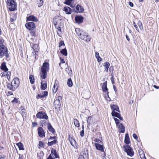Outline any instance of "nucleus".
Returning <instances> with one entry per match:
<instances>
[{
    "mask_svg": "<svg viewBox=\"0 0 159 159\" xmlns=\"http://www.w3.org/2000/svg\"><path fill=\"white\" fill-rule=\"evenodd\" d=\"M49 69V65L48 62H44L41 68L42 75L41 77L42 79H45L47 77V73Z\"/></svg>",
    "mask_w": 159,
    "mask_h": 159,
    "instance_id": "nucleus-1",
    "label": "nucleus"
},
{
    "mask_svg": "<svg viewBox=\"0 0 159 159\" xmlns=\"http://www.w3.org/2000/svg\"><path fill=\"white\" fill-rule=\"evenodd\" d=\"M7 2L10 11H14L16 9V3L14 0H7Z\"/></svg>",
    "mask_w": 159,
    "mask_h": 159,
    "instance_id": "nucleus-2",
    "label": "nucleus"
},
{
    "mask_svg": "<svg viewBox=\"0 0 159 159\" xmlns=\"http://www.w3.org/2000/svg\"><path fill=\"white\" fill-rule=\"evenodd\" d=\"M124 147L125 151L128 155L132 157L134 154V152L133 150L130 147L129 145H124Z\"/></svg>",
    "mask_w": 159,
    "mask_h": 159,
    "instance_id": "nucleus-3",
    "label": "nucleus"
},
{
    "mask_svg": "<svg viewBox=\"0 0 159 159\" xmlns=\"http://www.w3.org/2000/svg\"><path fill=\"white\" fill-rule=\"evenodd\" d=\"M36 117L37 118L41 119L48 120V116L46 113L43 111H40L38 112L36 114Z\"/></svg>",
    "mask_w": 159,
    "mask_h": 159,
    "instance_id": "nucleus-4",
    "label": "nucleus"
},
{
    "mask_svg": "<svg viewBox=\"0 0 159 159\" xmlns=\"http://www.w3.org/2000/svg\"><path fill=\"white\" fill-rule=\"evenodd\" d=\"M81 39L87 42H89L90 41V36L87 33L83 31V33L80 37Z\"/></svg>",
    "mask_w": 159,
    "mask_h": 159,
    "instance_id": "nucleus-5",
    "label": "nucleus"
},
{
    "mask_svg": "<svg viewBox=\"0 0 159 159\" xmlns=\"http://www.w3.org/2000/svg\"><path fill=\"white\" fill-rule=\"evenodd\" d=\"M25 26L27 29L30 30H34L36 27L35 24L33 22L27 23Z\"/></svg>",
    "mask_w": 159,
    "mask_h": 159,
    "instance_id": "nucleus-6",
    "label": "nucleus"
},
{
    "mask_svg": "<svg viewBox=\"0 0 159 159\" xmlns=\"http://www.w3.org/2000/svg\"><path fill=\"white\" fill-rule=\"evenodd\" d=\"M20 83L19 79L17 77H15L11 82V84L15 88L17 89Z\"/></svg>",
    "mask_w": 159,
    "mask_h": 159,
    "instance_id": "nucleus-7",
    "label": "nucleus"
},
{
    "mask_svg": "<svg viewBox=\"0 0 159 159\" xmlns=\"http://www.w3.org/2000/svg\"><path fill=\"white\" fill-rule=\"evenodd\" d=\"M73 11L77 13H81L84 11V9L82 6L78 4Z\"/></svg>",
    "mask_w": 159,
    "mask_h": 159,
    "instance_id": "nucleus-8",
    "label": "nucleus"
},
{
    "mask_svg": "<svg viewBox=\"0 0 159 159\" xmlns=\"http://www.w3.org/2000/svg\"><path fill=\"white\" fill-rule=\"evenodd\" d=\"M26 20L27 21H32L37 22L38 21V20L37 18L33 15H30L28 17H26Z\"/></svg>",
    "mask_w": 159,
    "mask_h": 159,
    "instance_id": "nucleus-9",
    "label": "nucleus"
},
{
    "mask_svg": "<svg viewBox=\"0 0 159 159\" xmlns=\"http://www.w3.org/2000/svg\"><path fill=\"white\" fill-rule=\"evenodd\" d=\"M38 134L39 136L40 137H44L45 134L43 129L41 127H39L38 129Z\"/></svg>",
    "mask_w": 159,
    "mask_h": 159,
    "instance_id": "nucleus-10",
    "label": "nucleus"
},
{
    "mask_svg": "<svg viewBox=\"0 0 159 159\" xmlns=\"http://www.w3.org/2000/svg\"><path fill=\"white\" fill-rule=\"evenodd\" d=\"M94 144L97 149L100 150L102 152H104V147L103 145L100 144L99 143H95Z\"/></svg>",
    "mask_w": 159,
    "mask_h": 159,
    "instance_id": "nucleus-11",
    "label": "nucleus"
},
{
    "mask_svg": "<svg viewBox=\"0 0 159 159\" xmlns=\"http://www.w3.org/2000/svg\"><path fill=\"white\" fill-rule=\"evenodd\" d=\"M84 18L81 16H77L75 17V20L78 24L81 23L83 21Z\"/></svg>",
    "mask_w": 159,
    "mask_h": 159,
    "instance_id": "nucleus-12",
    "label": "nucleus"
},
{
    "mask_svg": "<svg viewBox=\"0 0 159 159\" xmlns=\"http://www.w3.org/2000/svg\"><path fill=\"white\" fill-rule=\"evenodd\" d=\"M102 90L104 92H107V96H108V89L107 88V81L104 82L102 86Z\"/></svg>",
    "mask_w": 159,
    "mask_h": 159,
    "instance_id": "nucleus-13",
    "label": "nucleus"
},
{
    "mask_svg": "<svg viewBox=\"0 0 159 159\" xmlns=\"http://www.w3.org/2000/svg\"><path fill=\"white\" fill-rule=\"evenodd\" d=\"M63 10L67 14H70L72 12V9L69 7L66 6L64 7Z\"/></svg>",
    "mask_w": 159,
    "mask_h": 159,
    "instance_id": "nucleus-14",
    "label": "nucleus"
},
{
    "mask_svg": "<svg viewBox=\"0 0 159 159\" xmlns=\"http://www.w3.org/2000/svg\"><path fill=\"white\" fill-rule=\"evenodd\" d=\"M53 105L56 109L59 108L61 105L60 101L56 100L54 102Z\"/></svg>",
    "mask_w": 159,
    "mask_h": 159,
    "instance_id": "nucleus-15",
    "label": "nucleus"
},
{
    "mask_svg": "<svg viewBox=\"0 0 159 159\" xmlns=\"http://www.w3.org/2000/svg\"><path fill=\"white\" fill-rule=\"evenodd\" d=\"M0 68L1 70L5 71V72L7 71L8 70V69L6 66V62H2V64L0 66Z\"/></svg>",
    "mask_w": 159,
    "mask_h": 159,
    "instance_id": "nucleus-16",
    "label": "nucleus"
},
{
    "mask_svg": "<svg viewBox=\"0 0 159 159\" xmlns=\"http://www.w3.org/2000/svg\"><path fill=\"white\" fill-rule=\"evenodd\" d=\"M7 87L8 89L13 91H15L16 89L15 88V87H14L12 84H11L9 83L7 84Z\"/></svg>",
    "mask_w": 159,
    "mask_h": 159,
    "instance_id": "nucleus-17",
    "label": "nucleus"
},
{
    "mask_svg": "<svg viewBox=\"0 0 159 159\" xmlns=\"http://www.w3.org/2000/svg\"><path fill=\"white\" fill-rule=\"evenodd\" d=\"M41 89L43 90H45L47 87L46 82L44 80L41 81Z\"/></svg>",
    "mask_w": 159,
    "mask_h": 159,
    "instance_id": "nucleus-18",
    "label": "nucleus"
},
{
    "mask_svg": "<svg viewBox=\"0 0 159 159\" xmlns=\"http://www.w3.org/2000/svg\"><path fill=\"white\" fill-rule=\"evenodd\" d=\"M48 130L52 134H54L55 132V130L52 127L50 123L49 122L48 123Z\"/></svg>",
    "mask_w": 159,
    "mask_h": 159,
    "instance_id": "nucleus-19",
    "label": "nucleus"
},
{
    "mask_svg": "<svg viewBox=\"0 0 159 159\" xmlns=\"http://www.w3.org/2000/svg\"><path fill=\"white\" fill-rule=\"evenodd\" d=\"M124 142L127 144H129L130 142L128 134H126L125 135Z\"/></svg>",
    "mask_w": 159,
    "mask_h": 159,
    "instance_id": "nucleus-20",
    "label": "nucleus"
},
{
    "mask_svg": "<svg viewBox=\"0 0 159 159\" xmlns=\"http://www.w3.org/2000/svg\"><path fill=\"white\" fill-rule=\"evenodd\" d=\"M51 154H53L55 156L56 158H59V156L58 154L57 153L56 149L52 148L51 150Z\"/></svg>",
    "mask_w": 159,
    "mask_h": 159,
    "instance_id": "nucleus-21",
    "label": "nucleus"
},
{
    "mask_svg": "<svg viewBox=\"0 0 159 159\" xmlns=\"http://www.w3.org/2000/svg\"><path fill=\"white\" fill-rule=\"evenodd\" d=\"M84 31L82 30H81L80 28H77L75 29V32L80 37L83 33Z\"/></svg>",
    "mask_w": 159,
    "mask_h": 159,
    "instance_id": "nucleus-22",
    "label": "nucleus"
},
{
    "mask_svg": "<svg viewBox=\"0 0 159 159\" xmlns=\"http://www.w3.org/2000/svg\"><path fill=\"white\" fill-rule=\"evenodd\" d=\"M58 142L57 140L49 141L48 143V145L49 146H51L54 144H56Z\"/></svg>",
    "mask_w": 159,
    "mask_h": 159,
    "instance_id": "nucleus-23",
    "label": "nucleus"
},
{
    "mask_svg": "<svg viewBox=\"0 0 159 159\" xmlns=\"http://www.w3.org/2000/svg\"><path fill=\"white\" fill-rule=\"evenodd\" d=\"M58 82H57L55 81V82L53 86V88L52 90H53V91L54 93H55L57 92V89L58 88Z\"/></svg>",
    "mask_w": 159,
    "mask_h": 159,
    "instance_id": "nucleus-24",
    "label": "nucleus"
},
{
    "mask_svg": "<svg viewBox=\"0 0 159 159\" xmlns=\"http://www.w3.org/2000/svg\"><path fill=\"white\" fill-rule=\"evenodd\" d=\"M111 115L113 116H115L118 118H119V117H120V113L113 111H112Z\"/></svg>",
    "mask_w": 159,
    "mask_h": 159,
    "instance_id": "nucleus-25",
    "label": "nucleus"
},
{
    "mask_svg": "<svg viewBox=\"0 0 159 159\" xmlns=\"http://www.w3.org/2000/svg\"><path fill=\"white\" fill-rule=\"evenodd\" d=\"M111 109L112 110V111H116L118 112H120V110L119 108L117 106L113 105V106H112L111 107Z\"/></svg>",
    "mask_w": 159,
    "mask_h": 159,
    "instance_id": "nucleus-26",
    "label": "nucleus"
},
{
    "mask_svg": "<svg viewBox=\"0 0 159 159\" xmlns=\"http://www.w3.org/2000/svg\"><path fill=\"white\" fill-rule=\"evenodd\" d=\"M95 57L97 58V60L98 62H100L102 60V59L99 56V53L98 52H95Z\"/></svg>",
    "mask_w": 159,
    "mask_h": 159,
    "instance_id": "nucleus-27",
    "label": "nucleus"
},
{
    "mask_svg": "<svg viewBox=\"0 0 159 159\" xmlns=\"http://www.w3.org/2000/svg\"><path fill=\"white\" fill-rule=\"evenodd\" d=\"M67 84L68 86L69 87H71L73 85V82L71 79L70 78L68 79L67 80Z\"/></svg>",
    "mask_w": 159,
    "mask_h": 159,
    "instance_id": "nucleus-28",
    "label": "nucleus"
},
{
    "mask_svg": "<svg viewBox=\"0 0 159 159\" xmlns=\"http://www.w3.org/2000/svg\"><path fill=\"white\" fill-rule=\"evenodd\" d=\"M61 53L63 55L66 56L67 55V52L66 48L62 49L60 51Z\"/></svg>",
    "mask_w": 159,
    "mask_h": 159,
    "instance_id": "nucleus-29",
    "label": "nucleus"
},
{
    "mask_svg": "<svg viewBox=\"0 0 159 159\" xmlns=\"http://www.w3.org/2000/svg\"><path fill=\"white\" fill-rule=\"evenodd\" d=\"M17 145L18 146L20 150H24L23 145L21 143H19L17 144Z\"/></svg>",
    "mask_w": 159,
    "mask_h": 159,
    "instance_id": "nucleus-30",
    "label": "nucleus"
},
{
    "mask_svg": "<svg viewBox=\"0 0 159 159\" xmlns=\"http://www.w3.org/2000/svg\"><path fill=\"white\" fill-rule=\"evenodd\" d=\"M29 79L31 84H33L34 82V76L32 75H30Z\"/></svg>",
    "mask_w": 159,
    "mask_h": 159,
    "instance_id": "nucleus-31",
    "label": "nucleus"
},
{
    "mask_svg": "<svg viewBox=\"0 0 159 159\" xmlns=\"http://www.w3.org/2000/svg\"><path fill=\"white\" fill-rule=\"evenodd\" d=\"M119 126L120 127V133H124L125 131V127L124 125L122 124H120V125H119Z\"/></svg>",
    "mask_w": 159,
    "mask_h": 159,
    "instance_id": "nucleus-32",
    "label": "nucleus"
},
{
    "mask_svg": "<svg viewBox=\"0 0 159 159\" xmlns=\"http://www.w3.org/2000/svg\"><path fill=\"white\" fill-rule=\"evenodd\" d=\"M74 1V0H65L64 3L67 5H70V4Z\"/></svg>",
    "mask_w": 159,
    "mask_h": 159,
    "instance_id": "nucleus-33",
    "label": "nucleus"
},
{
    "mask_svg": "<svg viewBox=\"0 0 159 159\" xmlns=\"http://www.w3.org/2000/svg\"><path fill=\"white\" fill-rule=\"evenodd\" d=\"M74 122L75 126L79 127L80 126V123L79 121L76 119H75L74 120Z\"/></svg>",
    "mask_w": 159,
    "mask_h": 159,
    "instance_id": "nucleus-34",
    "label": "nucleus"
},
{
    "mask_svg": "<svg viewBox=\"0 0 159 159\" xmlns=\"http://www.w3.org/2000/svg\"><path fill=\"white\" fill-rule=\"evenodd\" d=\"M103 66H104V68H109L110 64L109 62L106 61L103 63Z\"/></svg>",
    "mask_w": 159,
    "mask_h": 159,
    "instance_id": "nucleus-35",
    "label": "nucleus"
},
{
    "mask_svg": "<svg viewBox=\"0 0 159 159\" xmlns=\"http://www.w3.org/2000/svg\"><path fill=\"white\" fill-rule=\"evenodd\" d=\"M43 0H39L38 1V6L39 7H41L43 5Z\"/></svg>",
    "mask_w": 159,
    "mask_h": 159,
    "instance_id": "nucleus-36",
    "label": "nucleus"
},
{
    "mask_svg": "<svg viewBox=\"0 0 159 159\" xmlns=\"http://www.w3.org/2000/svg\"><path fill=\"white\" fill-rule=\"evenodd\" d=\"M137 24L138 25L140 29L141 30H142L143 29V27L142 26V23L140 21H139L138 22Z\"/></svg>",
    "mask_w": 159,
    "mask_h": 159,
    "instance_id": "nucleus-37",
    "label": "nucleus"
},
{
    "mask_svg": "<svg viewBox=\"0 0 159 159\" xmlns=\"http://www.w3.org/2000/svg\"><path fill=\"white\" fill-rule=\"evenodd\" d=\"M33 49H34V52H35V54H34V55H35L36 54V52H37V51L36 50V51H35V49H37L38 48V45L37 44H34V45H33Z\"/></svg>",
    "mask_w": 159,
    "mask_h": 159,
    "instance_id": "nucleus-38",
    "label": "nucleus"
},
{
    "mask_svg": "<svg viewBox=\"0 0 159 159\" xmlns=\"http://www.w3.org/2000/svg\"><path fill=\"white\" fill-rule=\"evenodd\" d=\"M11 75V72L10 71H8L7 72V74L5 75L7 76V79H9L10 78V75Z\"/></svg>",
    "mask_w": 159,
    "mask_h": 159,
    "instance_id": "nucleus-39",
    "label": "nucleus"
},
{
    "mask_svg": "<svg viewBox=\"0 0 159 159\" xmlns=\"http://www.w3.org/2000/svg\"><path fill=\"white\" fill-rule=\"evenodd\" d=\"M56 136H54L53 137L50 136L49 138L48 139V141H51L52 140H56Z\"/></svg>",
    "mask_w": 159,
    "mask_h": 159,
    "instance_id": "nucleus-40",
    "label": "nucleus"
},
{
    "mask_svg": "<svg viewBox=\"0 0 159 159\" xmlns=\"http://www.w3.org/2000/svg\"><path fill=\"white\" fill-rule=\"evenodd\" d=\"M114 119L115 120L116 125L117 126L119 124L120 122L119 120L116 118H114Z\"/></svg>",
    "mask_w": 159,
    "mask_h": 159,
    "instance_id": "nucleus-41",
    "label": "nucleus"
},
{
    "mask_svg": "<svg viewBox=\"0 0 159 159\" xmlns=\"http://www.w3.org/2000/svg\"><path fill=\"white\" fill-rule=\"evenodd\" d=\"M94 141L97 142L96 143H101L102 142V141L98 139V138H96L94 140Z\"/></svg>",
    "mask_w": 159,
    "mask_h": 159,
    "instance_id": "nucleus-42",
    "label": "nucleus"
},
{
    "mask_svg": "<svg viewBox=\"0 0 159 159\" xmlns=\"http://www.w3.org/2000/svg\"><path fill=\"white\" fill-rule=\"evenodd\" d=\"M62 45L64 46L65 45V43H64V42L63 41H61L59 44V47H60L61 46H62Z\"/></svg>",
    "mask_w": 159,
    "mask_h": 159,
    "instance_id": "nucleus-43",
    "label": "nucleus"
},
{
    "mask_svg": "<svg viewBox=\"0 0 159 159\" xmlns=\"http://www.w3.org/2000/svg\"><path fill=\"white\" fill-rule=\"evenodd\" d=\"M91 119H92V117L90 116H89L88 117V120H87V123H88V125H90V120H91Z\"/></svg>",
    "mask_w": 159,
    "mask_h": 159,
    "instance_id": "nucleus-44",
    "label": "nucleus"
},
{
    "mask_svg": "<svg viewBox=\"0 0 159 159\" xmlns=\"http://www.w3.org/2000/svg\"><path fill=\"white\" fill-rule=\"evenodd\" d=\"M30 35L32 36H35L36 34L35 31H32L30 32Z\"/></svg>",
    "mask_w": 159,
    "mask_h": 159,
    "instance_id": "nucleus-45",
    "label": "nucleus"
},
{
    "mask_svg": "<svg viewBox=\"0 0 159 159\" xmlns=\"http://www.w3.org/2000/svg\"><path fill=\"white\" fill-rule=\"evenodd\" d=\"M4 43V40L3 39H0V45L1 46L2 45H4L3 43Z\"/></svg>",
    "mask_w": 159,
    "mask_h": 159,
    "instance_id": "nucleus-46",
    "label": "nucleus"
},
{
    "mask_svg": "<svg viewBox=\"0 0 159 159\" xmlns=\"http://www.w3.org/2000/svg\"><path fill=\"white\" fill-rule=\"evenodd\" d=\"M44 98V96L43 95V94H39L37 96V98Z\"/></svg>",
    "mask_w": 159,
    "mask_h": 159,
    "instance_id": "nucleus-47",
    "label": "nucleus"
},
{
    "mask_svg": "<svg viewBox=\"0 0 159 159\" xmlns=\"http://www.w3.org/2000/svg\"><path fill=\"white\" fill-rule=\"evenodd\" d=\"M18 102V99L17 98H15L14 99L11 101L12 103H17Z\"/></svg>",
    "mask_w": 159,
    "mask_h": 159,
    "instance_id": "nucleus-48",
    "label": "nucleus"
},
{
    "mask_svg": "<svg viewBox=\"0 0 159 159\" xmlns=\"http://www.w3.org/2000/svg\"><path fill=\"white\" fill-rule=\"evenodd\" d=\"M43 145V142L42 141H39V146L40 147H42Z\"/></svg>",
    "mask_w": 159,
    "mask_h": 159,
    "instance_id": "nucleus-49",
    "label": "nucleus"
},
{
    "mask_svg": "<svg viewBox=\"0 0 159 159\" xmlns=\"http://www.w3.org/2000/svg\"><path fill=\"white\" fill-rule=\"evenodd\" d=\"M84 134V130H82L80 132V135L81 137H83Z\"/></svg>",
    "mask_w": 159,
    "mask_h": 159,
    "instance_id": "nucleus-50",
    "label": "nucleus"
},
{
    "mask_svg": "<svg viewBox=\"0 0 159 159\" xmlns=\"http://www.w3.org/2000/svg\"><path fill=\"white\" fill-rule=\"evenodd\" d=\"M133 137L135 139L137 140L138 139V137L137 135L135 134H133Z\"/></svg>",
    "mask_w": 159,
    "mask_h": 159,
    "instance_id": "nucleus-51",
    "label": "nucleus"
},
{
    "mask_svg": "<svg viewBox=\"0 0 159 159\" xmlns=\"http://www.w3.org/2000/svg\"><path fill=\"white\" fill-rule=\"evenodd\" d=\"M141 152H142V153H143V154L142 155V154H141L140 155V157H141V158H142V157H145V159H146L145 157V156H144V153L142 151V150H141Z\"/></svg>",
    "mask_w": 159,
    "mask_h": 159,
    "instance_id": "nucleus-52",
    "label": "nucleus"
},
{
    "mask_svg": "<svg viewBox=\"0 0 159 159\" xmlns=\"http://www.w3.org/2000/svg\"><path fill=\"white\" fill-rule=\"evenodd\" d=\"M48 92L47 91H44L43 93V95L44 96V97H45V96H47L48 95Z\"/></svg>",
    "mask_w": 159,
    "mask_h": 159,
    "instance_id": "nucleus-53",
    "label": "nucleus"
},
{
    "mask_svg": "<svg viewBox=\"0 0 159 159\" xmlns=\"http://www.w3.org/2000/svg\"><path fill=\"white\" fill-rule=\"evenodd\" d=\"M62 97L61 96H59L58 97L57 99H56V100H57V101H60L62 99Z\"/></svg>",
    "mask_w": 159,
    "mask_h": 159,
    "instance_id": "nucleus-54",
    "label": "nucleus"
},
{
    "mask_svg": "<svg viewBox=\"0 0 159 159\" xmlns=\"http://www.w3.org/2000/svg\"><path fill=\"white\" fill-rule=\"evenodd\" d=\"M134 27L135 28L136 30L138 31L139 32V30L138 28L137 25H134Z\"/></svg>",
    "mask_w": 159,
    "mask_h": 159,
    "instance_id": "nucleus-55",
    "label": "nucleus"
},
{
    "mask_svg": "<svg viewBox=\"0 0 159 159\" xmlns=\"http://www.w3.org/2000/svg\"><path fill=\"white\" fill-rule=\"evenodd\" d=\"M78 159H85L84 156L82 155H80L79 156Z\"/></svg>",
    "mask_w": 159,
    "mask_h": 159,
    "instance_id": "nucleus-56",
    "label": "nucleus"
},
{
    "mask_svg": "<svg viewBox=\"0 0 159 159\" xmlns=\"http://www.w3.org/2000/svg\"><path fill=\"white\" fill-rule=\"evenodd\" d=\"M47 159H54L53 158L51 155V154H50L48 157Z\"/></svg>",
    "mask_w": 159,
    "mask_h": 159,
    "instance_id": "nucleus-57",
    "label": "nucleus"
},
{
    "mask_svg": "<svg viewBox=\"0 0 159 159\" xmlns=\"http://www.w3.org/2000/svg\"><path fill=\"white\" fill-rule=\"evenodd\" d=\"M16 18L15 17L14 18H11L10 20H11V21L13 22L14 21V20H16Z\"/></svg>",
    "mask_w": 159,
    "mask_h": 159,
    "instance_id": "nucleus-58",
    "label": "nucleus"
},
{
    "mask_svg": "<svg viewBox=\"0 0 159 159\" xmlns=\"http://www.w3.org/2000/svg\"><path fill=\"white\" fill-rule=\"evenodd\" d=\"M61 62L62 63H65V61L63 59L61 58Z\"/></svg>",
    "mask_w": 159,
    "mask_h": 159,
    "instance_id": "nucleus-59",
    "label": "nucleus"
},
{
    "mask_svg": "<svg viewBox=\"0 0 159 159\" xmlns=\"http://www.w3.org/2000/svg\"><path fill=\"white\" fill-rule=\"evenodd\" d=\"M111 82H112V84H114L115 83V82L114 80V79H113V77H112L111 78Z\"/></svg>",
    "mask_w": 159,
    "mask_h": 159,
    "instance_id": "nucleus-60",
    "label": "nucleus"
},
{
    "mask_svg": "<svg viewBox=\"0 0 159 159\" xmlns=\"http://www.w3.org/2000/svg\"><path fill=\"white\" fill-rule=\"evenodd\" d=\"M129 5L131 7H133L134 6V4L133 3L131 2H129Z\"/></svg>",
    "mask_w": 159,
    "mask_h": 159,
    "instance_id": "nucleus-61",
    "label": "nucleus"
},
{
    "mask_svg": "<svg viewBox=\"0 0 159 159\" xmlns=\"http://www.w3.org/2000/svg\"><path fill=\"white\" fill-rule=\"evenodd\" d=\"M8 95H11L13 94V93L11 91H9L8 92Z\"/></svg>",
    "mask_w": 159,
    "mask_h": 159,
    "instance_id": "nucleus-62",
    "label": "nucleus"
},
{
    "mask_svg": "<svg viewBox=\"0 0 159 159\" xmlns=\"http://www.w3.org/2000/svg\"><path fill=\"white\" fill-rule=\"evenodd\" d=\"M126 38L127 40L128 41H129L130 40V39H129V37L127 35H126Z\"/></svg>",
    "mask_w": 159,
    "mask_h": 159,
    "instance_id": "nucleus-63",
    "label": "nucleus"
},
{
    "mask_svg": "<svg viewBox=\"0 0 159 159\" xmlns=\"http://www.w3.org/2000/svg\"><path fill=\"white\" fill-rule=\"evenodd\" d=\"M113 89H114V90L116 92L117 91V89L116 87L115 86V85H113Z\"/></svg>",
    "mask_w": 159,
    "mask_h": 159,
    "instance_id": "nucleus-64",
    "label": "nucleus"
}]
</instances>
